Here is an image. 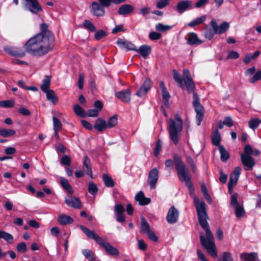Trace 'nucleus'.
<instances>
[{
    "instance_id": "7",
    "label": "nucleus",
    "mask_w": 261,
    "mask_h": 261,
    "mask_svg": "<svg viewBox=\"0 0 261 261\" xmlns=\"http://www.w3.org/2000/svg\"><path fill=\"white\" fill-rule=\"evenodd\" d=\"M241 167H237L231 173L228 184V191L229 193L231 192L233 187L237 183L241 173Z\"/></svg>"
},
{
    "instance_id": "20",
    "label": "nucleus",
    "mask_w": 261,
    "mask_h": 261,
    "mask_svg": "<svg viewBox=\"0 0 261 261\" xmlns=\"http://www.w3.org/2000/svg\"><path fill=\"white\" fill-rule=\"evenodd\" d=\"M117 44L121 48L127 50H136L135 45L127 40L119 39L117 40Z\"/></svg>"
},
{
    "instance_id": "6",
    "label": "nucleus",
    "mask_w": 261,
    "mask_h": 261,
    "mask_svg": "<svg viewBox=\"0 0 261 261\" xmlns=\"http://www.w3.org/2000/svg\"><path fill=\"white\" fill-rule=\"evenodd\" d=\"M182 130V121L179 114L175 115L174 119L169 120V133L170 138L175 144L178 142L179 137Z\"/></svg>"
},
{
    "instance_id": "45",
    "label": "nucleus",
    "mask_w": 261,
    "mask_h": 261,
    "mask_svg": "<svg viewBox=\"0 0 261 261\" xmlns=\"http://www.w3.org/2000/svg\"><path fill=\"white\" fill-rule=\"evenodd\" d=\"M117 123V118L116 116H113L110 118L107 122H106L107 128H112L116 125Z\"/></svg>"
},
{
    "instance_id": "36",
    "label": "nucleus",
    "mask_w": 261,
    "mask_h": 261,
    "mask_svg": "<svg viewBox=\"0 0 261 261\" xmlns=\"http://www.w3.org/2000/svg\"><path fill=\"white\" fill-rule=\"evenodd\" d=\"M16 132L11 129H0V135L3 137H9L13 136Z\"/></svg>"
},
{
    "instance_id": "50",
    "label": "nucleus",
    "mask_w": 261,
    "mask_h": 261,
    "mask_svg": "<svg viewBox=\"0 0 261 261\" xmlns=\"http://www.w3.org/2000/svg\"><path fill=\"white\" fill-rule=\"evenodd\" d=\"M47 25L46 23H42L40 25L41 32L39 34H42L44 36L50 35H53L49 31L47 30Z\"/></svg>"
},
{
    "instance_id": "52",
    "label": "nucleus",
    "mask_w": 261,
    "mask_h": 261,
    "mask_svg": "<svg viewBox=\"0 0 261 261\" xmlns=\"http://www.w3.org/2000/svg\"><path fill=\"white\" fill-rule=\"evenodd\" d=\"M239 58V54L236 51H230L226 57L227 59H236Z\"/></svg>"
},
{
    "instance_id": "38",
    "label": "nucleus",
    "mask_w": 261,
    "mask_h": 261,
    "mask_svg": "<svg viewBox=\"0 0 261 261\" xmlns=\"http://www.w3.org/2000/svg\"><path fill=\"white\" fill-rule=\"evenodd\" d=\"M103 180L105 185L107 187H113L114 186V182L112 178L107 174L103 175Z\"/></svg>"
},
{
    "instance_id": "23",
    "label": "nucleus",
    "mask_w": 261,
    "mask_h": 261,
    "mask_svg": "<svg viewBox=\"0 0 261 261\" xmlns=\"http://www.w3.org/2000/svg\"><path fill=\"white\" fill-rule=\"evenodd\" d=\"M83 169L86 174L90 177L92 176V169L90 167V161L87 156H84Z\"/></svg>"
},
{
    "instance_id": "64",
    "label": "nucleus",
    "mask_w": 261,
    "mask_h": 261,
    "mask_svg": "<svg viewBox=\"0 0 261 261\" xmlns=\"http://www.w3.org/2000/svg\"><path fill=\"white\" fill-rule=\"evenodd\" d=\"M261 80V71L256 72L252 78L250 80V82L253 83L255 82Z\"/></svg>"
},
{
    "instance_id": "51",
    "label": "nucleus",
    "mask_w": 261,
    "mask_h": 261,
    "mask_svg": "<svg viewBox=\"0 0 261 261\" xmlns=\"http://www.w3.org/2000/svg\"><path fill=\"white\" fill-rule=\"evenodd\" d=\"M236 210V215L237 217H242L244 214V210L240 205L234 207Z\"/></svg>"
},
{
    "instance_id": "18",
    "label": "nucleus",
    "mask_w": 261,
    "mask_h": 261,
    "mask_svg": "<svg viewBox=\"0 0 261 261\" xmlns=\"http://www.w3.org/2000/svg\"><path fill=\"white\" fill-rule=\"evenodd\" d=\"M4 50L10 55L14 57L21 58L25 56V52L18 48L5 47Z\"/></svg>"
},
{
    "instance_id": "35",
    "label": "nucleus",
    "mask_w": 261,
    "mask_h": 261,
    "mask_svg": "<svg viewBox=\"0 0 261 261\" xmlns=\"http://www.w3.org/2000/svg\"><path fill=\"white\" fill-rule=\"evenodd\" d=\"M0 239H4L8 243H12L13 241V236L3 230H0Z\"/></svg>"
},
{
    "instance_id": "16",
    "label": "nucleus",
    "mask_w": 261,
    "mask_h": 261,
    "mask_svg": "<svg viewBox=\"0 0 261 261\" xmlns=\"http://www.w3.org/2000/svg\"><path fill=\"white\" fill-rule=\"evenodd\" d=\"M65 203L69 206L75 208H81V202L77 198L68 196L65 198Z\"/></svg>"
},
{
    "instance_id": "32",
    "label": "nucleus",
    "mask_w": 261,
    "mask_h": 261,
    "mask_svg": "<svg viewBox=\"0 0 261 261\" xmlns=\"http://www.w3.org/2000/svg\"><path fill=\"white\" fill-rule=\"evenodd\" d=\"M141 231L143 233L147 234L149 231H151L148 223L143 217H142L141 218Z\"/></svg>"
},
{
    "instance_id": "55",
    "label": "nucleus",
    "mask_w": 261,
    "mask_h": 261,
    "mask_svg": "<svg viewBox=\"0 0 261 261\" xmlns=\"http://www.w3.org/2000/svg\"><path fill=\"white\" fill-rule=\"evenodd\" d=\"M161 37V35L156 32H150L149 34V38L151 40H157Z\"/></svg>"
},
{
    "instance_id": "4",
    "label": "nucleus",
    "mask_w": 261,
    "mask_h": 261,
    "mask_svg": "<svg viewBox=\"0 0 261 261\" xmlns=\"http://www.w3.org/2000/svg\"><path fill=\"white\" fill-rule=\"evenodd\" d=\"M79 227L88 238L94 240L99 246L103 247L107 253L112 255L119 254V251L117 248L112 246L106 240L99 237L95 232L90 230L83 225H80Z\"/></svg>"
},
{
    "instance_id": "49",
    "label": "nucleus",
    "mask_w": 261,
    "mask_h": 261,
    "mask_svg": "<svg viewBox=\"0 0 261 261\" xmlns=\"http://www.w3.org/2000/svg\"><path fill=\"white\" fill-rule=\"evenodd\" d=\"M54 130L60 131L61 129L62 124L61 122L56 117H53Z\"/></svg>"
},
{
    "instance_id": "63",
    "label": "nucleus",
    "mask_w": 261,
    "mask_h": 261,
    "mask_svg": "<svg viewBox=\"0 0 261 261\" xmlns=\"http://www.w3.org/2000/svg\"><path fill=\"white\" fill-rule=\"evenodd\" d=\"M138 247L140 250H145L147 249V245L142 239L138 240Z\"/></svg>"
},
{
    "instance_id": "1",
    "label": "nucleus",
    "mask_w": 261,
    "mask_h": 261,
    "mask_svg": "<svg viewBox=\"0 0 261 261\" xmlns=\"http://www.w3.org/2000/svg\"><path fill=\"white\" fill-rule=\"evenodd\" d=\"M54 35L37 34L31 37L25 43L24 47L26 51L36 56H42L51 50L54 46Z\"/></svg>"
},
{
    "instance_id": "19",
    "label": "nucleus",
    "mask_w": 261,
    "mask_h": 261,
    "mask_svg": "<svg viewBox=\"0 0 261 261\" xmlns=\"http://www.w3.org/2000/svg\"><path fill=\"white\" fill-rule=\"evenodd\" d=\"M187 43L190 45H199L201 44L203 41L199 39L197 35V34L195 33H189L187 35Z\"/></svg>"
},
{
    "instance_id": "13",
    "label": "nucleus",
    "mask_w": 261,
    "mask_h": 261,
    "mask_svg": "<svg viewBox=\"0 0 261 261\" xmlns=\"http://www.w3.org/2000/svg\"><path fill=\"white\" fill-rule=\"evenodd\" d=\"M241 159L246 170H251L255 164L254 160L251 156L241 155Z\"/></svg>"
},
{
    "instance_id": "28",
    "label": "nucleus",
    "mask_w": 261,
    "mask_h": 261,
    "mask_svg": "<svg viewBox=\"0 0 261 261\" xmlns=\"http://www.w3.org/2000/svg\"><path fill=\"white\" fill-rule=\"evenodd\" d=\"M44 93H46L47 99L51 101L53 104L55 105L58 102V97L54 90L51 89Z\"/></svg>"
},
{
    "instance_id": "22",
    "label": "nucleus",
    "mask_w": 261,
    "mask_h": 261,
    "mask_svg": "<svg viewBox=\"0 0 261 261\" xmlns=\"http://www.w3.org/2000/svg\"><path fill=\"white\" fill-rule=\"evenodd\" d=\"M143 58L146 59L151 52V47L147 45H142L138 49L135 50Z\"/></svg>"
},
{
    "instance_id": "24",
    "label": "nucleus",
    "mask_w": 261,
    "mask_h": 261,
    "mask_svg": "<svg viewBox=\"0 0 261 261\" xmlns=\"http://www.w3.org/2000/svg\"><path fill=\"white\" fill-rule=\"evenodd\" d=\"M240 257L244 259L245 261H260L257 254L255 252L242 253L240 255Z\"/></svg>"
},
{
    "instance_id": "25",
    "label": "nucleus",
    "mask_w": 261,
    "mask_h": 261,
    "mask_svg": "<svg viewBox=\"0 0 261 261\" xmlns=\"http://www.w3.org/2000/svg\"><path fill=\"white\" fill-rule=\"evenodd\" d=\"M57 221L62 225L71 224L73 222V220L72 218L66 215H61L59 216Z\"/></svg>"
},
{
    "instance_id": "39",
    "label": "nucleus",
    "mask_w": 261,
    "mask_h": 261,
    "mask_svg": "<svg viewBox=\"0 0 261 261\" xmlns=\"http://www.w3.org/2000/svg\"><path fill=\"white\" fill-rule=\"evenodd\" d=\"M84 28L92 32H95L96 29L94 24L89 20H85L83 22Z\"/></svg>"
},
{
    "instance_id": "60",
    "label": "nucleus",
    "mask_w": 261,
    "mask_h": 261,
    "mask_svg": "<svg viewBox=\"0 0 261 261\" xmlns=\"http://www.w3.org/2000/svg\"><path fill=\"white\" fill-rule=\"evenodd\" d=\"M223 261H233L231 254L228 252H224L222 255Z\"/></svg>"
},
{
    "instance_id": "46",
    "label": "nucleus",
    "mask_w": 261,
    "mask_h": 261,
    "mask_svg": "<svg viewBox=\"0 0 261 261\" xmlns=\"http://www.w3.org/2000/svg\"><path fill=\"white\" fill-rule=\"evenodd\" d=\"M83 255L87 258L89 261H91L95 259L94 254L89 249H85L82 251Z\"/></svg>"
},
{
    "instance_id": "59",
    "label": "nucleus",
    "mask_w": 261,
    "mask_h": 261,
    "mask_svg": "<svg viewBox=\"0 0 261 261\" xmlns=\"http://www.w3.org/2000/svg\"><path fill=\"white\" fill-rule=\"evenodd\" d=\"M230 204L233 207L239 205L238 202V195L237 194H234L231 196Z\"/></svg>"
},
{
    "instance_id": "21",
    "label": "nucleus",
    "mask_w": 261,
    "mask_h": 261,
    "mask_svg": "<svg viewBox=\"0 0 261 261\" xmlns=\"http://www.w3.org/2000/svg\"><path fill=\"white\" fill-rule=\"evenodd\" d=\"M135 199L141 205H147L150 203L151 199L145 197L142 191H140L135 196Z\"/></svg>"
},
{
    "instance_id": "33",
    "label": "nucleus",
    "mask_w": 261,
    "mask_h": 261,
    "mask_svg": "<svg viewBox=\"0 0 261 261\" xmlns=\"http://www.w3.org/2000/svg\"><path fill=\"white\" fill-rule=\"evenodd\" d=\"M60 184L62 187L66 190L69 193H73V189L68 181L64 177H60Z\"/></svg>"
},
{
    "instance_id": "31",
    "label": "nucleus",
    "mask_w": 261,
    "mask_h": 261,
    "mask_svg": "<svg viewBox=\"0 0 261 261\" xmlns=\"http://www.w3.org/2000/svg\"><path fill=\"white\" fill-rule=\"evenodd\" d=\"M206 19V16L203 15L199 17H197L188 24V25L190 27H194L199 24L203 23Z\"/></svg>"
},
{
    "instance_id": "37",
    "label": "nucleus",
    "mask_w": 261,
    "mask_h": 261,
    "mask_svg": "<svg viewBox=\"0 0 261 261\" xmlns=\"http://www.w3.org/2000/svg\"><path fill=\"white\" fill-rule=\"evenodd\" d=\"M15 101L14 99H9L0 101V107L5 108H12L14 106Z\"/></svg>"
},
{
    "instance_id": "42",
    "label": "nucleus",
    "mask_w": 261,
    "mask_h": 261,
    "mask_svg": "<svg viewBox=\"0 0 261 261\" xmlns=\"http://www.w3.org/2000/svg\"><path fill=\"white\" fill-rule=\"evenodd\" d=\"M261 123V120L258 118H254L251 119L248 122L249 126L252 129H256L258 125Z\"/></svg>"
},
{
    "instance_id": "30",
    "label": "nucleus",
    "mask_w": 261,
    "mask_h": 261,
    "mask_svg": "<svg viewBox=\"0 0 261 261\" xmlns=\"http://www.w3.org/2000/svg\"><path fill=\"white\" fill-rule=\"evenodd\" d=\"M221 140V135L218 130L213 132L212 136V141L213 144L215 146H219Z\"/></svg>"
},
{
    "instance_id": "12",
    "label": "nucleus",
    "mask_w": 261,
    "mask_h": 261,
    "mask_svg": "<svg viewBox=\"0 0 261 261\" xmlns=\"http://www.w3.org/2000/svg\"><path fill=\"white\" fill-rule=\"evenodd\" d=\"M179 216L178 210L174 206L169 210L167 215V221L169 223L173 224L177 222Z\"/></svg>"
},
{
    "instance_id": "56",
    "label": "nucleus",
    "mask_w": 261,
    "mask_h": 261,
    "mask_svg": "<svg viewBox=\"0 0 261 261\" xmlns=\"http://www.w3.org/2000/svg\"><path fill=\"white\" fill-rule=\"evenodd\" d=\"M99 112H98L96 109H90L88 110L87 113H86V116L90 117H95L99 115Z\"/></svg>"
},
{
    "instance_id": "3",
    "label": "nucleus",
    "mask_w": 261,
    "mask_h": 261,
    "mask_svg": "<svg viewBox=\"0 0 261 261\" xmlns=\"http://www.w3.org/2000/svg\"><path fill=\"white\" fill-rule=\"evenodd\" d=\"M198 218L200 225L206 232V238L203 236H200V243L211 256L216 258L217 256V252L214 243V237L209 228L208 224L207 221L208 218L207 213L198 215Z\"/></svg>"
},
{
    "instance_id": "43",
    "label": "nucleus",
    "mask_w": 261,
    "mask_h": 261,
    "mask_svg": "<svg viewBox=\"0 0 261 261\" xmlns=\"http://www.w3.org/2000/svg\"><path fill=\"white\" fill-rule=\"evenodd\" d=\"M173 78L175 81L178 84V85L180 87L184 88V87L182 84V81L181 79L180 75L179 74V73L175 70H174L173 71Z\"/></svg>"
},
{
    "instance_id": "15",
    "label": "nucleus",
    "mask_w": 261,
    "mask_h": 261,
    "mask_svg": "<svg viewBox=\"0 0 261 261\" xmlns=\"http://www.w3.org/2000/svg\"><path fill=\"white\" fill-rule=\"evenodd\" d=\"M194 202L197 213V215L206 213V205L203 201H200L197 197L194 196Z\"/></svg>"
},
{
    "instance_id": "29",
    "label": "nucleus",
    "mask_w": 261,
    "mask_h": 261,
    "mask_svg": "<svg viewBox=\"0 0 261 261\" xmlns=\"http://www.w3.org/2000/svg\"><path fill=\"white\" fill-rule=\"evenodd\" d=\"M219 150L221 161L223 162H226L229 158V152L223 145H219Z\"/></svg>"
},
{
    "instance_id": "44",
    "label": "nucleus",
    "mask_w": 261,
    "mask_h": 261,
    "mask_svg": "<svg viewBox=\"0 0 261 261\" xmlns=\"http://www.w3.org/2000/svg\"><path fill=\"white\" fill-rule=\"evenodd\" d=\"M88 190L90 194L95 195L98 191V188L95 184L90 181L88 184Z\"/></svg>"
},
{
    "instance_id": "47",
    "label": "nucleus",
    "mask_w": 261,
    "mask_h": 261,
    "mask_svg": "<svg viewBox=\"0 0 261 261\" xmlns=\"http://www.w3.org/2000/svg\"><path fill=\"white\" fill-rule=\"evenodd\" d=\"M163 100L165 106H169V99L170 97L169 93L167 90L162 91Z\"/></svg>"
},
{
    "instance_id": "10",
    "label": "nucleus",
    "mask_w": 261,
    "mask_h": 261,
    "mask_svg": "<svg viewBox=\"0 0 261 261\" xmlns=\"http://www.w3.org/2000/svg\"><path fill=\"white\" fill-rule=\"evenodd\" d=\"M25 8L33 13H37L41 10V7L38 0H24Z\"/></svg>"
},
{
    "instance_id": "62",
    "label": "nucleus",
    "mask_w": 261,
    "mask_h": 261,
    "mask_svg": "<svg viewBox=\"0 0 261 261\" xmlns=\"http://www.w3.org/2000/svg\"><path fill=\"white\" fill-rule=\"evenodd\" d=\"M215 33L214 32V30H212L211 29L207 30L204 34V36L206 38L208 39V40L212 39L214 36V34Z\"/></svg>"
},
{
    "instance_id": "54",
    "label": "nucleus",
    "mask_w": 261,
    "mask_h": 261,
    "mask_svg": "<svg viewBox=\"0 0 261 261\" xmlns=\"http://www.w3.org/2000/svg\"><path fill=\"white\" fill-rule=\"evenodd\" d=\"M115 214L124 213L125 209L124 206L121 204H116L114 206Z\"/></svg>"
},
{
    "instance_id": "5",
    "label": "nucleus",
    "mask_w": 261,
    "mask_h": 261,
    "mask_svg": "<svg viewBox=\"0 0 261 261\" xmlns=\"http://www.w3.org/2000/svg\"><path fill=\"white\" fill-rule=\"evenodd\" d=\"M174 162L179 180L182 182L185 181L186 186L191 190L192 189V183L188 169L178 155L174 156Z\"/></svg>"
},
{
    "instance_id": "9",
    "label": "nucleus",
    "mask_w": 261,
    "mask_h": 261,
    "mask_svg": "<svg viewBox=\"0 0 261 261\" xmlns=\"http://www.w3.org/2000/svg\"><path fill=\"white\" fill-rule=\"evenodd\" d=\"M159 170L154 168L151 169L148 174L147 182L150 186L151 189H155L159 179Z\"/></svg>"
},
{
    "instance_id": "53",
    "label": "nucleus",
    "mask_w": 261,
    "mask_h": 261,
    "mask_svg": "<svg viewBox=\"0 0 261 261\" xmlns=\"http://www.w3.org/2000/svg\"><path fill=\"white\" fill-rule=\"evenodd\" d=\"M61 163L64 165L69 166L71 164L70 158L69 156L64 155L61 158Z\"/></svg>"
},
{
    "instance_id": "57",
    "label": "nucleus",
    "mask_w": 261,
    "mask_h": 261,
    "mask_svg": "<svg viewBox=\"0 0 261 261\" xmlns=\"http://www.w3.org/2000/svg\"><path fill=\"white\" fill-rule=\"evenodd\" d=\"M106 36V33L104 31L100 30L95 33L94 38L96 40H100L101 38H102L103 37Z\"/></svg>"
},
{
    "instance_id": "40",
    "label": "nucleus",
    "mask_w": 261,
    "mask_h": 261,
    "mask_svg": "<svg viewBox=\"0 0 261 261\" xmlns=\"http://www.w3.org/2000/svg\"><path fill=\"white\" fill-rule=\"evenodd\" d=\"M74 111L79 116L85 117L86 116V113L84 109L79 105H76L74 107Z\"/></svg>"
},
{
    "instance_id": "58",
    "label": "nucleus",
    "mask_w": 261,
    "mask_h": 261,
    "mask_svg": "<svg viewBox=\"0 0 261 261\" xmlns=\"http://www.w3.org/2000/svg\"><path fill=\"white\" fill-rule=\"evenodd\" d=\"M17 250L19 252H25L27 251V245L25 243L22 242L18 244Z\"/></svg>"
},
{
    "instance_id": "8",
    "label": "nucleus",
    "mask_w": 261,
    "mask_h": 261,
    "mask_svg": "<svg viewBox=\"0 0 261 261\" xmlns=\"http://www.w3.org/2000/svg\"><path fill=\"white\" fill-rule=\"evenodd\" d=\"M210 24L215 34H222L226 32L229 28V24L226 21L223 22L220 25H218L216 20L212 19Z\"/></svg>"
},
{
    "instance_id": "61",
    "label": "nucleus",
    "mask_w": 261,
    "mask_h": 261,
    "mask_svg": "<svg viewBox=\"0 0 261 261\" xmlns=\"http://www.w3.org/2000/svg\"><path fill=\"white\" fill-rule=\"evenodd\" d=\"M252 152V148L250 145H246L244 147V152L241 155H246L247 156H250Z\"/></svg>"
},
{
    "instance_id": "17",
    "label": "nucleus",
    "mask_w": 261,
    "mask_h": 261,
    "mask_svg": "<svg viewBox=\"0 0 261 261\" xmlns=\"http://www.w3.org/2000/svg\"><path fill=\"white\" fill-rule=\"evenodd\" d=\"M116 96L125 102H129L130 100V91L129 89L119 91L115 94Z\"/></svg>"
},
{
    "instance_id": "14",
    "label": "nucleus",
    "mask_w": 261,
    "mask_h": 261,
    "mask_svg": "<svg viewBox=\"0 0 261 261\" xmlns=\"http://www.w3.org/2000/svg\"><path fill=\"white\" fill-rule=\"evenodd\" d=\"M91 12L93 15L96 16H102L105 14L103 8L96 2L92 3L90 6Z\"/></svg>"
},
{
    "instance_id": "26",
    "label": "nucleus",
    "mask_w": 261,
    "mask_h": 261,
    "mask_svg": "<svg viewBox=\"0 0 261 261\" xmlns=\"http://www.w3.org/2000/svg\"><path fill=\"white\" fill-rule=\"evenodd\" d=\"M94 127L98 132H102L107 128L106 121L102 119L98 118L96 120Z\"/></svg>"
},
{
    "instance_id": "34",
    "label": "nucleus",
    "mask_w": 261,
    "mask_h": 261,
    "mask_svg": "<svg viewBox=\"0 0 261 261\" xmlns=\"http://www.w3.org/2000/svg\"><path fill=\"white\" fill-rule=\"evenodd\" d=\"M50 84V79L49 76H46L45 79H43L42 83L41 85V89L43 92H47L49 90V87Z\"/></svg>"
},
{
    "instance_id": "11",
    "label": "nucleus",
    "mask_w": 261,
    "mask_h": 261,
    "mask_svg": "<svg viewBox=\"0 0 261 261\" xmlns=\"http://www.w3.org/2000/svg\"><path fill=\"white\" fill-rule=\"evenodd\" d=\"M192 8V2L189 0L180 1L176 7V9L179 14H182L187 10Z\"/></svg>"
},
{
    "instance_id": "2",
    "label": "nucleus",
    "mask_w": 261,
    "mask_h": 261,
    "mask_svg": "<svg viewBox=\"0 0 261 261\" xmlns=\"http://www.w3.org/2000/svg\"><path fill=\"white\" fill-rule=\"evenodd\" d=\"M183 77L185 84L189 93H193V106L196 113V123L198 125L201 124L204 117V108L200 103L199 95L194 92L195 84L191 76L190 71L188 69H184L183 71Z\"/></svg>"
},
{
    "instance_id": "48",
    "label": "nucleus",
    "mask_w": 261,
    "mask_h": 261,
    "mask_svg": "<svg viewBox=\"0 0 261 261\" xmlns=\"http://www.w3.org/2000/svg\"><path fill=\"white\" fill-rule=\"evenodd\" d=\"M201 191L203 193V196L206 199L207 201L209 203H211L212 202V199L208 193L206 187L204 184L201 185Z\"/></svg>"
},
{
    "instance_id": "41",
    "label": "nucleus",
    "mask_w": 261,
    "mask_h": 261,
    "mask_svg": "<svg viewBox=\"0 0 261 261\" xmlns=\"http://www.w3.org/2000/svg\"><path fill=\"white\" fill-rule=\"evenodd\" d=\"M172 26L169 25H164L161 23H159L155 25V29L160 32H164L170 30Z\"/></svg>"
},
{
    "instance_id": "27",
    "label": "nucleus",
    "mask_w": 261,
    "mask_h": 261,
    "mask_svg": "<svg viewBox=\"0 0 261 261\" xmlns=\"http://www.w3.org/2000/svg\"><path fill=\"white\" fill-rule=\"evenodd\" d=\"M133 7L128 4H125L121 6L119 10L118 13L121 15L128 14L132 12Z\"/></svg>"
}]
</instances>
